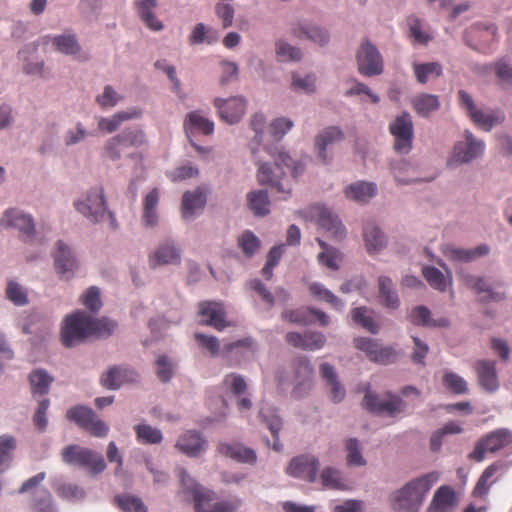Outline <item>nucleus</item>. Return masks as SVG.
Here are the masks:
<instances>
[{
    "label": "nucleus",
    "instance_id": "52",
    "mask_svg": "<svg viewBox=\"0 0 512 512\" xmlns=\"http://www.w3.org/2000/svg\"><path fill=\"white\" fill-rule=\"evenodd\" d=\"M114 503L122 512H147L142 500L129 494L115 496Z\"/></svg>",
    "mask_w": 512,
    "mask_h": 512
},
{
    "label": "nucleus",
    "instance_id": "24",
    "mask_svg": "<svg viewBox=\"0 0 512 512\" xmlns=\"http://www.w3.org/2000/svg\"><path fill=\"white\" fill-rule=\"evenodd\" d=\"M285 338L286 342L291 346L309 351L319 350L326 343V337L320 332H307L304 334L289 332Z\"/></svg>",
    "mask_w": 512,
    "mask_h": 512
},
{
    "label": "nucleus",
    "instance_id": "26",
    "mask_svg": "<svg viewBox=\"0 0 512 512\" xmlns=\"http://www.w3.org/2000/svg\"><path fill=\"white\" fill-rule=\"evenodd\" d=\"M136 378L137 374L135 371L114 366L101 376L100 382L106 389L116 390L120 388L123 383L133 382Z\"/></svg>",
    "mask_w": 512,
    "mask_h": 512
},
{
    "label": "nucleus",
    "instance_id": "47",
    "mask_svg": "<svg viewBox=\"0 0 512 512\" xmlns=\"http://www.w3.org/2000/svg\"><path fill=\"white\" fill-rule=\"evenodd\" d=\"M462 280L468 288L474 290L479 295L484 294L482 297L484 301L496 299V294L492 292L483 277L467 274L462 276Z\"/></svg>",
    "mask_w": 512,
    "mask_h": 512
},
{
    "label": "nucleus",
    "instance_id": "20",
    "mask_svg": "<svg viewBox=\"0 0 512 512\" xmlns=\"http://www.w3.org/2000/svg\"><path fill=\"white\" fill-rule=\"evenodd\" d=\"M181 261V251L173 242L160 244L148 256L149 266L155 269L164 265H177Z\"/></svg>",
    "mask_w": 512,
    "mask_h": 512
},
{
    "label": "nucleus",
    "instance_id": "3",
    "mask_svg": "<svg viewBox=\"0 0 512 512\" xmlns=\"http://www.w3.org/2000/svg\"><path fill=\"white\" fill-rule=\"evenodd\" d=\"M61 458L68 465L85 469L91 476L102 473L107 466L102 454L76 444L64 447Z\"/></svg>",
    "mask_w": 512,
    "mask_h": 512
},
{
    "label": "nucleus",
    "instance_id": "54",
    "mask_svg": "<svg viewBox=\"0 0 512 512\" xmlns=\"http://www.w3.org/2000/svg\"><path fill=\"white\" fill-rule=\"evenodd\" d=\"M309 290L313 297L330 304L334 309L340 310L342 308L343 303L341 300L322 284L312 283L309 286Z\"/></svg>",
    "mask_w": 512,
    "mask_h": 512
},
{
    "label": "nucleus",
    "instance_id": "63",
    "mask_svg": "<svg viewBox=\"0 0 512 512\" xmlns=\"http://www.w3.org/2000/svg\"><path fill=\"white\" fill-rule=\"evenodd\" d=\"M223 385L226 391L239 396L243 394L247 388L244 378L238 374H229L224 378Z\"/></svg>",
    "mask_w": 512,
    "mask_h": 512
},
{
    "label": "nucleus",
    "instance_id": "1",
    "mask_svg": "<svg viewBox=\"0 0 512 512\" xmlns=\"http://www.w3.org/2000/svg\"><path fill=\"white\" fill-rule=\"evenodd\" d=\"M274 159V165L261 164L257 178L261 185H269L286 196L291 193L292 181L303 172V166L296 164L291 157L283 152H269Z\"/></svg>",
    "mask_w": 512,
    "mask_h": 512
},
{
    "label": "nucleus",
    "instance_id": "31",
    "mask_svg": "<svg viewBox=\"0 0 512 512\" xmlns=\"http://www.w3.org/2000/svg\"><path fill=\"white\" fill-rule=\"evenodd\" d=\"M141 115L142 111L138 108H130L126 111H119L110 118H100L98 121V128L101 131L112 133L116 131L123 122L139 118Z\"/></svg>",
    "mask_w": 512,
    "mask_h": 512
},
{
    "label": "nucleus",
    "instance_id": "15",
    "mask_svg": "<svg viewBox=\"0 0 512 512\" xmlns=\"http://www.w3.org/2000/svg\"><path fill=\"white\" fill-rule=\"evenodd\" d=\"M358 71L365 76L379 75L383 71V60L378 49L368 41L362 43L357 53Z\"/></svg>",
    "mask_w": 512,
    "mask_h": 512
},
{
    "label": "nucleus",
    "instance_id": "39",
    "mask_svg": "<svg viewBox=\"0 0 512 512\" xmlns=\"http://www.w3.org/2000/svg\"><path fill=\"white\" fill-rule=\"evenodd\" d=\"M159 202V191L157 188L152 189L143 201L142 220L146 227H154L158 223L157 206Z\"/></svg>",
    "mask_w": 512,
    "mask_h": 512
},
{
    "label": "nucleus",
    "instance_id": "11",
    "mask_svg": "<svg viewBox=\"0 0 512 512\" xmlns=\"http://www.w3.org/2000/svg\"><path fill=\"white\" fill-rule=\"evenodd\" d=\"M355 347L363 351L367 358L374 363L388 365L397 360V351L390 346H382L377 340L359 337L354 339Z\"/></svg>",
    "mask_w": 512,
    "mask_h": 512
},
{
    "label": "nucleus",
    "instance_id": "53",
    "mask_svg": "<svg viewBox=\"0 0 512 512\" xmlns=\"http://www.w3.org/2000/svg\"><path fill=\"white\" fill-rule=\"evenodd\" d=\"M16 447L14 437L9 435L0 436V473H3L10 466L12 452Z\"/></svg>",
    "mask_w": 512,
    "mask_h": 512
},
{
    "label": "nucleus",
    "instance_id": "34",
    "mask_svg": "<svg viewBox=\"0 0 512 512\" xmlns=\"http://www.w3.org/2000/svg\"><path fill=\"white\" fill-rule=\"evenodd\" d=\"M176 448L188 456L196 457L204 450L205 441L197 432L187 431L179 437Z\"/></svg>",
    "mask_w": 512,
    "mask_h": 512
},
{
    "label": "nucleus",
    "instance_id": "7",
    "mask_svg": "<svg viewBox=\"0 0 512 512\" xmlns=\"http://www.w3.org/2000/svg\"><path fill=\"white\" fill-rule=\"evenodd\" d=\"M45 477V472H40L26 480L19 489L21 494H31L30 507L34 512H53L50 492L40 487Z\"/></svg>",
    "mask_w": 512,
    "mask_h": 512
},
{
    "label": "nucleus",
    "instance_id": "42",
    "mask_svg": "<svg viewBox=\"0 0 512 512\" xmlns=\"http://www.w3.org/2000/svg\"><path fill=\"white\" fill-rule=\"evenodd\" d=\"M379 284V299L381 303L391 309L399 306V298L393 288V283L389 277L380 276L378 279Z\"/></svg>",
    "mask_w": 512,
    "mask_h": 512
},
{
    "label": "nucleus",
    "instance_id": "5",
    "mask_svg": "<svg viewBox=\"0 0 512 512\" xmlns=\"http://www.w3.org/2000/svg\"><path fill=\"white\" fill-rule=\"evenodd\" d=\"M459 104L463 108L471 121L480 129L490 131L494 126L504 122L505 115L503 112L494 110H483L478 108L472 96L465 90L458 91Z\"/></svg>",
    "mask_w": 512,
    "mask_h": 512
},
{
    "label": "nucleus",
    "instance_id": "21",
    "mask_svg": "<svg viewBox=\"0 0 512 512\" xmlns=\"http://www.w3.org/2000/svg\"><path fill=\"white\" fill-rule=\"evenodd\" d=\"M53 257L57 273L63 278H71L77 268V260L72 250L64 242L58 241Z\"/></svg>",
    "mask_w": 512,
    "mask_h": 512
},
{
    "label": "nucleus",
    "instance_id": "13",
    "mask_svg": "<svg viewBox=\"0 0 512 512\" xmlns=\"http://www.w3.org/2000/svg\"><path fill=\"white\" fill-rule=\"evenodd\" d=\"M178 477L180 478L183 487L192 492L196 512H209V508L213 509V505L217 499L214 492L197 485L183 468L178 469Z\"/></svg>",
    "mask_w": 512,
    "mask_h": 512
},
{
    "label": "nucleus",
    "instance_id": "27",
    "mask_svg": "<svg viewBox=\"0 0 512 512\" xmlns=\"http://www.w3.org/2000/svg\"><path fill=\"white\" fill-rule=\"evenodd\" d=\"M220 454L229 457L237 462L254 464L257 461L256 452L241 443H220L218 446Z\"/></svg>",
    "mask_w": 512,
    "mask_h": 512
},
{
    "label": "nucleus",
    "instance_id": "16",
    "mask_svg": "<svg viewBox=\"0 0 512 512\" xmlns=\"http://www.w3.org/2000/svg\"><path fill=\"white\" fill-rule=\"evenodd\" d=\"M319 469V461L316 457L311 455H300L294 457L286 472L295 478H300L308 482H314L317 478V472Z\"/></svg>",
    "mask_w": 512,
    "mask_h": 512
},
{
    "label": "nucleus",
    "instance_id": "62",
    "mask_svg": "<svg viewBox=\"0 0 512 512\" xmlns=\"http://www.w3.org/2000/svg\"><path fill=\"white\" fill-rule=\"evenodd\" d=\"M121 99L122 96L111 85H107L102 94L96 97V102L102 109H106L116 106Z\"/></svg>",
    "mask_w": 512,
    "mask_h": 512
},
{
    "label": "nucleus",
    "instance_id": "60",
    "mask_svg": "<svg viewBox=\"0 0 512 512\" xmlns=\"http://www.w3.org/2000/svg\"><path fill=\"white\" fill-rule=\"evenodd\" d=\"M347 464L349 466H363L366 464L362 456L360 444L356 438H350L346 441Z\"/></svg>",
    "mask_w": 512,
    "mask_h": 512
},
{
    "label": "nucleus",
    "instance_id": "48",
    "mask_svg": "<svg viewBox=\"0 0 512 512\" xmlns=\"http://www.w3.org/2000/svg\"><path fill=\"white\" fill-rule=\"evenodd\" d=\"M444 387L456 395L466 394L469 391L467 381L452 371H446L442 377Z\"/></svg>",
    "mask_w": 512,
    "mask_h": 512
},
{
    "label": "nucleus",
    "instance_id": "46",
    "mask_svg": "<svg viewBox=\"0 0 512 512\" xmlns=\"http://www.w3.org/2000/svg\"><path fill=\"white\" fill-rule=\"evenodd\" d=\"M364 240L366 243L367 250L370 253H375L381 250L386 241L383 233L378 227L372 223H368L364 227Z\"/></svg>",
    "mask_w": 512,
    "mask_h": 512
},
{
    "label": "nucleus",
    "instance_id": "29",
    "mask_svg": "<svg viewBox=\"0 0 512 512\" xmlns=\"http://www.w3.org/2000/svg\"><path fill=\"white\" fill-rule=\"evenodd\" d=\"M206 204V190L202 187L196 188L193 192L187 191L182 197V216L190 219L197 210L204 208Z\"/></svg>",
    "mask_w": 512,
    "mask_h": 512
},
{
    "label": "nucleus",
    "instance_id": "30",
    "mask_svg": "<svg viewBox=\"0 0 512 512\" xmlns=\"http://www.w3.org/2000/svg\"><path fill=\"white\" fill-rule=\"evenodd\" d=\"M456 502L457 498L454 490L449 486H441L433 496L429 512H450Z\"/></svg>",
    "mask_w": 512,
    "mask_h": 512
},
{
    "label": "nucleus",
    "instance_id": "10",
    "mask_svg": "<svg viewBox=\"0 0 512 512\" xmlns=\"http://www.w3.org/2000/svg\"><path fill=\"white\" fill-rule=\"evenodd\" d=\"M484 152V141L476 138L471 131L465 130L464 140L458 141L454 145L451 160L456 163L466 164L481 158Z\"/></svg>",
    "mask_w": 512,
    "mask_h": 512
},
{
    "label": "nucleus",
    "instance_id": "56",
    "mask_svg": "<svg viewBox=\"0 0 512 512\" xmlns=\"http://www.w3.org/2000/svg\"><path fill=\"white\" fill-rule=\"evenodd\" d=\"M234 0H219L215 5V13L222 21V26L227 29L233 25L235 9L233 6Z\"/></svg>",
    "mask_w": 512,
    "mask_h": 512
},
{
    "label": "nucleus",
    "instance_id": "9",
    "mask_svg": "<svg viewBox=\"0 0 512 512\" xmlns=\"http://www.w3.org/2000/svg\"><path fill=\"white\" fill-rule=\"evenodd\" d=\"M510 446H512V433L507 429H499L480 439L469 457L481 462L487 452L494 453Z\"/></svg>",
    "mask_w": 512,
    "mask_h": 512
},
{
    "label": "nucleus",
    "instance_id": "58",
    "mask_svg": "<svg viewBox=\"0 0 512 512\" xmlns=\"http://www.w3.org/2000/svg\"><path fill=\"white\" fill-rule=\"evenodd\" d=\"M189 128H193L202 132L205 135L212 134L214 131V124L208 118L201 115L199 112L194 111L188 114Z\"/></svg>",
    "mask_w": 512,
    "mask_h": 512
},
{
    "label": "nucleus",
    "instance_id": "41",
    "mask_svg": "<svg viewBox=\"0 0 512 512\" xmlns=\"http://www.w3.org/2000/svg\"><path fill=\"white\" fill-rule=\"evenodd\" d=\"M28 380L32 394L36 396L47 394L54 378L44 369H35L29 374Z\"/></svg>",
    "mask_w": 512,
    "mask_h": 512
},
{
    "label": "nucleus",
    "instance_id": "44",
    "mask_svg": "<svg viewBox=\"0 0 512 512\" xmlns=\"http://www.w3.org/2000/svg\"><path fill=\"white\" fill-rule=\"evenodd\" d=\"M248 206L255 216H266L269 212L270 201L264 190L252 191L247 195Z\"/></svg>",
    "mask_w": 512,
    "mask_h": 512
},
{
    "label": "nucleus",
    "instance_id": "57",
    "mask_svg": "<svg viewBox=\"0 0 512 512\" xmlns=\"http://www.w3.org/2000/svg\"><path fill=\"white\" fill-rule=\"evenodd\" d=\"M423 276L427 282L439 291H445L447 286L451 284V280L445 278L444 274L435 267H424L422 270Z\"/></svg>",
    "mask_w": 512,
    "mask_h": 512
},
{
    "label": "nucleus",
    "instance_id": "28",
    "mask_svg": "<svg viewBox=\"0 0 512 512\" xmlns=\"http://www.w3.org/2000/svg\"><path fill=\"white\" fill-rule=\"evenodd\" d=\"M490 247L486 244L478 245L473 249L458 248L453 245H445L443 254L450 260L470 262L477 258L487 255Z\"/></svg>",
    "mask_w": 512,
    "mask_h": 512
},
{
    "label": "nucleus",
    "instance_id": "23",
    "mask_svg": "<svg viewBox=\"0 0 512 512\" xmlns=\"http://www.w3.org/2000/svg\"><path fill=\"white\" fill-rule=\"evenodd\" d=\"M344 139L343 131L336 126L328 127L322 130L315 139V148L318 157L324 164H327L332 157L328 155L327 150L333 144L340 142Z\"/></svg>",
    "mask_w": 512,
    "mask_h": 512
},
{
    "label": "nucleus",
    "instance_id": "6",
    "mask_svg": "<svg viewBox=\"0 0 512 512\" xmlns=\"http://www.w3.org/2000/svg\"><path fill=\"white\" fill-rule=\"evenodd\" d=\"M90 316L83 311H77L65 319L61 331L65 347H72L89 337Z\"/></svg>",
    "mask_w": 512,
    "mask_h": 512
},
{
    "label": "nucleus",
    "instance_id": "19",
    "mask_svg": "<svg viewBox=\"0 0 512 512\" xmlns=\"http://www.w3.org/2000/svg\"><path fill=\"white\" fill-rule=\"evenodd\" d=\"M214 105L218 110L220 118L229 124L240 121L246 110V101L242 97L216 98Z\"/></svg>",
    "mask_w": 512,
    "mask_h": 512
},
{
    "label": "nucleus",
    "instance_id": "4",
    "mask_svg": "<svg viewBox=\"0 0 512 512\" xmlns=\"http://www.w3.org/2000/svg\"><path fill=\"white\" fill-rule=\"evenodd\" d=\"M74 206L78 212L93 222L101 221L107 213L111 227L116 229L118 226L114 215L107 211L102 187H95L89 190L83 199L75 201Z\"/></svg>",
    "mask_w": 512,
    "mask_h": 512
},
{
    "label": "nucleus",
    "instance_id": "55",
    "mask_svg": "<svg viewBox=\"0 0 512 512\" xmlns=\"http://www.w3.org/2000/svg\"><path fill=\"white\" fill-rule=\"evenodd\" d=\"M352 319L355 323L361 325L369 332L376 334L379 330L378 324L375 322L370 311L365 307H358L352 310Z\"/></svg>",
    "mask_w": 512,
    "mask_h": 512
},
{
    "label": "nucleus",
    "instance_id": "64",
    "mask_svg": "<svg viewBox=\"0 0 512 512\" xmlns=\"http://www.w3.org/2000/svg\"><path fill=\"white\" fill-rule=\"evenodd\" d=\"M238 245L247 256H252L260 247L259 239L250 231L238 238Z\"/></svg>",
    "mask_w": 512,
    "mask_h": 512
},
{
    "label": "nucleus",
    "instance_id": "18",
    "mask_svg": "<svg viewBox=\"0 0 512 512\" xmlns=\"http://www.w3.org/2000/svg\"><path fill=\"white\" fill-rule=\"evenodd\" d=\"M312 218H315L319 227L331 236L341 239L345 235V228L336 215L321 205H314L309 209Z\"/></svg>",
    "mask_w": 512,
    "mask_h": 512
},
{
    "label": "nucleus",
    "instance_id": "43",
    "mask_svg": "<svg viewBox=\"0 0 512 512\" xmlns=\"http://www.w3.org/2000/svg\"><path fill=\"white\" fill-rule=\"evenodd\" d=\"M376 194V185L368 182H358L349 185L345 189L347 198L358 201L366 202Z\"/></svg>",
    "mask_w": 512,
    "mask_h": 512
},
{
    "label": "nucleus",
    "instance_id": "32",
    "mask_svg": "<svg viewBox=\"0 0 512 512\" xmlns=\"http://www.w3.org/2000/svg\"><path fill=\"white\" fill-rule=\"evenodd\" d=\"M508 468V464L503 461H497L489 465L480 476L474 490L473 495L475 497H484L490 490V487L496 480L491 478L499 471H504Z\"/></svg>",
    "mask_w": 512,
    "mask_h": 512
},
{
    "label": "nucleus",
    "instance_id": "50",
    "mask_svg": "<svg viewBox=\"0 0 512 512\" xmlns=\"http://www.w3.org/2000/svg\"><path fill=\"white\" fill-rule=\"evenodd\" d=\"M66 416L69 420L75 422L84 430H86V428L96 418V414L93 410L83 406H76L69 409Z\"/></svg>",
    "mask_w": 512,
    "mask_h": 512
},
{
    "label": "nucleus",
    "instance_id": "49",
    "mask_svg": "<svg viewBox=\"0 0 512 512\" xmlns=\"http://www.w3.org/2000/svg\"><path fill=\"white\" fill-rule=\"evenodd\" d=\"M136 438L142 444H159L163 436L162 432L148 424H139L134 427Z\"/></svg>",
    "mask_w": 512,
    "mask_h": 512
},
{
    "label": "nucleus",
    "instance_id": "25",
    "mask_svg": "<svg viewBox=\"0 0 512 512\" xmlns=\"http://www.w3.org/2000/svg\"><path fill=\"white\" fill-rule=\"evenodd\" d=\"M479 385L488 392H495L499 388L496 363L491 360H478L474 365Z\"/></svg>",
    "mask_w": 512,
    "mask_h": 512
},
{
    "label": "nucleus",
    "instance_id": "38",
    "mask_svg": "<svg viewBox=\"0 0 512 512\" xmlns=\"http://www.w3.org/2000/svg\"><path fill=\"white\" fill-rule=\"evenodd\" d=\"M49 41L52 42L56 51L66 55H74L81 49L76 36L72 34L58 35L55 37L45 36L42 38L43 44H48Z\"/></svg>",
    "mask_w": 512,
    "mask_h": 512
},
{
    "label": "nucleus",
    "instance_id": "51",
    "mask_svg": "<svg viewBox=\"0 0 512 512\" xmlns=\"http://www.w3.org/2000/svg\"><path fill=\"white\" fill-rule=\"evenodd\" d=\"M116 328V323L108 318L94 319L90 316L89 337H109Z\"/></svg>",
    "mask_w": 512,
    "mask_h": 512
},
{
    "label": "nucleus",
    "instance_id": "59",
    "mask_svg": "<svg viewBox=\"0 0 512 512\" xmlns=\"http://www.w3.org/2000/svg\"><path fill=\"white\" fill-rule=\"evenodd\" d=\"M276 55L280 61H298L302 57V52L299 48L280 40L276 42Z\"/></svg>",
    "mask_w": 512,
    "mask_h": 512
},
{
    "label": "nucleus",
    "instance_id": "14",
    "mask_svg": "<svg viewBox=\"0 0 512 512\" xmlns=\"http://www.w3.org/2000/svg\"><path fill=\"white\" fill-rule=\"evenodd\" d=\"M364 405L371 412L392 417L405 409V403L400 397L388 394L385 399H379L370 391L365 393Z\"/></svg>",
    "mask_w": 512,
    "mask_h": 512
},
{
    "label": "nucleus",
    "instance_id": "17",
    "mask_svg": "<svg viewBox=\"0 0 512 512\" xmlns=\"http://www.w3.org/2000/svg\"><path fill=\"white\" fill-rule=\"evenodd\" d=\"M0 228H16L24 239H30L35 232L33 218L17 209L5 211L0 218Z\"/></svg>",
    "mask_w": 512,
    "mask_h": 512
},
{
    "label": "nucleus",
    "instance_id": "22",
    "mask_svg": "<svg viewBox=\"0 0 512 512\" xmlns=\"http://www.w3.org/2000/svg\"><path fill=\"white\" fill-rule=\"evenodd\" d=\"M199 314L205 318L203 323L214 327L218 331L224 330L229 326L225 319V310L221 303L213 301H203L199 304Z\"/></svg>",
    "mask_w": 512,
    "mask_h": 512
},
{
    "label": "nucleus",
    "instance_id": "45",
    "mask_svg": "<svg viewBox=\"0 0 512 512\" xmlns=\"http://www.w3.org/2000/svg\"><path fill=\"white\" fill-rule=\"evenodd\" d=\"M413 71L416 80L425 84L429 79L438 78L442 75L443 69L438 62L413 63Z\"/></svg>",
    "mask_w": 512,
    "mask_h": 512
},
{
    "label": "nucleus",
    "instance_id": "12",
    "mask_svg": "<svg viewBox=\"0 0 512 512\" xmlns=\"http://www.w3.org/2000/svg\"><path fill=\"white\" fill-rule=\"evenodd\" d=\"M390 133L395 138L394 149L400 154H407L412 149L413 123L408 113L397 116L389 126Z\"/></svg>",
    "mask_w": 512,
    "mask_h": 512
},
{
    "label": "nucleus",
    "instance_id": "2",
    "mask_svg": "<svg viewBox=\"0 0 512 512\" xmlns=\"http://www.w3.org/2000/svg\"><path fill=\"white\" fill-rule=\"evenodd\" d=\"M438 479L437 472H430L407 482L402 488L390 494L391 508L396 512H419L427 494Z\"/></svg>",
    "mask_w": 512,
    "mask_h": 512
},
{
    "label": "nucleus",
    "instance_id": "35",
    "mask_svg": "<svg viewBox=\"0 0 512 512\" xmlns=\"http://www.w3.org/2000/svg\"><path fill=\"white\" fill-rule=\"evenodd\" d=\"M135 6L140 18L149 29L153 31H160L163 29V23L153 12L157 6V0H136Z\"/></svg>",
    "mask_w": 512,
    "mask_h": 512
},
{
    "label": "nucleus",
    "instance_id": "61",
    "mask_svg": "<svg viewBox=\"0 0 512 512\" xmlns=\"http://www.w3.org/2000/svg\"><path fill=\"white\" fill-rule=\"evenodd\" d=\"M321 481L322 484L326 487L333 488V489H343L344 483L343 479L341 477V473L339 470L332 468V467H326L321 472Z\"/></svg>",
    "mask_w": 512,
    "mask_h": 512
},
{
    "label": "nucleus",
    "instance_id": "33",
    "mask_svg": "<svg viewBox=\"0 0 512 512\" xmlns=\"http://www.w3.org/2000/svg\"><path fill=\"white\" fill-rule=\"evenodd\" d=\"M313 373V367L306 358H300L297 360L295 366V379L297 384L294 389V393L297 397L302 396V389L308 390L311 388Z\"/></svg>",
    "mask_w": 512,
    "mask_h": 512
},
{
    "label": "nucleus",
    "instance_id": "37",
    "mask_svg": "<svg viewBox=\"0 0 512 512\" xmlns=\"http://www.w3.org/2000/svg\"><path fill=\"white\" fill-rule=\"evenodd\" d=\"M411 104L415 112L422 117H428L440 107L439 97L429 93L415 95L411 99Z\"/></svg>",
    "mask_w": 512,
    "mask_h": 512
},
{
    "label": "nucleus",
    "instance_id": "36",
    "mask_svg": "<svg viewBox=\"0 0 512 512\" xmlns=\"http://www.w3.org/2000/svg\"><path fill=\"white\" fill-rule=\"evenodd\" d=\"M293 34L300 40H310L320 46L329 41V35L325 30L309 23L299 24L293 29Z\"/></svg>",
    "mask_w": 512,
    "mask_h": 512
},
{
    "label": "nucleus",
    "instance_id": "40",
    "mask_svg": "<svg viewBox=\"0 0 512 512\" xmlns=\"http://www.w3.org/2000/svg\"><path fill=\"white\" fill-rule=\"evenodd\" d=\"M320 373L324 380L331 387V399L335 403L341 402L345 397V389L337 379V373L334 367L328 363H323L320 366Z\"/></svg>",
    "mask_w": 512,
    "mask_h": 512
},
{
    "label": "nucleus",
    "instance_id": "8",
    "mask_svg": "<svg viewBox=\"0 0 512 512\" xmlns=\"http://www.w3.org/2000/svg\"><path fill=\"white\" fill-rule=\"evenodd\" d=\"M145 143V135L140 129H126L120 134L110 138L104 147L106 157L116 161L121 158L122 152L130 147H140Z\"/></svg>",
    "mask_w": 512,
    "mask_h": 512
}]
</instances>
